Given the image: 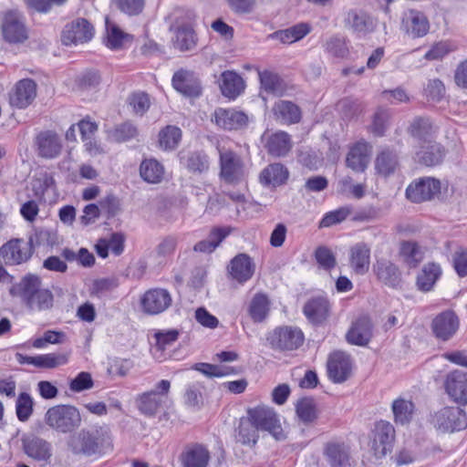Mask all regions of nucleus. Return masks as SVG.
Wrapping results in <instances>:
<instances>
[{
	"instance_id": "34",
	"label": "nucleus",
	"mask_w": 467,
	"mask_h": 467,
	"mask_svg": "<svg viewBox=\"0 0 467 467\" xmlns=\"http://www.w3.org/2000/svg\"><path fill=\"white\" fill-rule=\"evenodd\" d=\"M323 455L330 467H347L349 465V451L344 443L327 442L324 446Z\"/></svg>"
},
{
	"instance_id": "39",
	"label": "nucleus",
	"mask_w": 467,
	"mask_h": 467,
	"mask_svg": "<svg viewBox=\"0 0 467 467\" xmlns=\"http://www.w3.org/2000/svg\"><path fill=\"white\" fill-rule=\"evenodd\" d=\"M311 31V26L307 23H299L286 29L277 30L269 37L279 40L283 44H292L305 37Z\"/></svg>"
},
{
	"instance_id": "45",
	"label": "nucleus",
	"mask_w": 467,
	"mask_h": 467,
	"mask_svg": "<svg viewBox=\"0 0 467 467\" xmlns=\"http://www.w3.org/2000/svg\"><path fill=\"white\" fill-rule=\"evenodd\" d=\"M173 46L181 52L191 51L195 48L197 37L194 30L189 26H182L175 29Z\"/></svg>"
},
{
	"instance_id": "32",
	"label": "nucleus",
	"mask_w": 467,
	"mask_h": 467,
	"mask_svg": "<svg viewBox=\"0 0 467 467\" xmlns=\"http://www.w3.org/2000/svg\"><path fill=\"white\" fill-rule=\"evenodd\" d=\"M228 269L231 276L234 280L239 283H244L253 276L254 264L248 254H239L231 260Z\"/></svg>"
},
{
	"instance_id": "25",
	"label": "nucleus",
	"mask_w": 467,
	"mask_h": 467,
	"mask_svg": "<svg viewBox=\"0 0 467 467\" xmlns=\"http://www.w3.org/2000/svg\"><path fill=\"white\" fill-rule=\"evenodd\" d=\"M2 31L4 38L9 43H21L27 38L24 18L16 12H9L5 15Z\"/></svg>"
},
{
	"instance_id": "30",
	"label": "nucleus",
	"mask_w": 467,
	"mask_h": 467,
	"mask_svg": "<svg viewBox=\"0 0 467 467\" xmlns=\"http://www.w3.org/2000/svg\"><path fill=\"white\" fill-rule=\"evenodd\" d=\"M179 158L181 164L191 173L202 174L209 171V157L203 151H181Z\"/></svg>"
},
{
	"instance_id": "53",
	"label": "nucleus",
	"mask_w": 467,
	"mask_h": 467,
	"mask_svg": "<svg viewBox=\"0 0 467 467\" xmlns=\"http://www.w3.org/2000/svg\"><path fill=\"white\" fill-rule=\"evenodd\" d=\"M68 355L65 353H49L36 356L35 367L55 368L67 363Z\"/></svg>"
},
{
	"instance_id": "11",
	"label": "nucleus",
	"mask_w": 467,
	"mask_h": 467,
	"mask_svg": "<svg viewBox=\"0 0 467 467\" xmlns=\"http://www.w3.org/2000/svg\"><path fill=\"white\" fill-rule=\"evenodd\" d=\"M441 181L432 177L420 178L406 189L407 198L415 203L435 199L441 194Z\"/></svg>"
},
{
	"instance_id": "1",
	"label": "nucleus",
	"mask_w": 467,
	"mask_h": 467,
	"mask_svg": "<svg viewBox=\"0 0 467 467\" xmlns=\"http://www.w3.org/2000/svg\"><path fill=\"white\" fill-rule=\"evenodd\" d=\"M9 293L21 298L25 306L32 311L51 309L54 296L48 288L42 287L41 278L33 274L26 275L18 283L13 285Z\"/></svg>"
},
{
	"instance_id": "31",
	"label": "nucleus",
	"mask_w": 467,
	"mask_h": 467,
	"mask_svg": "<svg viewBox=\"0 0 467 467\" xmlns=\"http://www.w3.org/2000/svg\"><path fill=\"white\" fill-rule=\"evenodd\" d=\"M172 86L179 92L188 97L201 95L202 88L198 80L194 79L192 72L180 69L172 77Z\"/></svg>"
},
{
	"instance_id": "27",
	"label": "nucleus",
	"mask_w": 467,
	"mask_h": 467,
	"mask_svg": "<svg viewBox=\"0 0 467 467\" xmlns=\"http://www.w3.org/2000/svg\"><path fill=\"white\" fill-rule=\"evenodd\" d=\"M25 453L38 462H47L52 456L51 444L37 436H28L22 440Z\"/></svg>"
},
{
	"instance_id": "23",
	"label": "nucleus",
	"mask_w": 467,
	"mask_h": 467,
	"mask_svg": "<svg viewBox=\"0 0 467 467\" xmlns=\"http://www.w3.org/2000/svg\"><path fill=\"white\" fill-rule=\"evenodd\" d=\"M373 336V325L368 316H361L352 322L346 334L347 341L355 346H367Z\"/></svg>"
},
{
	"instance_id": "50",
	"label": "nucleus",
	"mask_w": 467,
	"mask_h": 467,
	"mask_svg": "<svg viewBox=\"0 0 467 467\" xmlns=\"http://www.w3.org/2000/svg\"><path fill=\"white\" fill-rule=\"evenodd\" d=\"M398 165L399 161L396 152L388 149L382 150L378 155L375 162L377 171L383 176H389L393 173Z\"/></svg>"
},
{
	"instance_id": "3",
	"label": "nucleus",
	"mask_w": 467,
	"mask_h": 467,
	"mask_svg": "<svg viewBox=\"0 0 467 467\" xmlns=\"http://www.w3.org/2000/svg\"><path fill=\"white\" fill-rule=\"evenodd\" d=\"M82 421L78 409L73 405L59 404L49 408L45 414V422L58 433H70Z\"/></svg>"
},
{
	"instance_id": "43",
	"label": "nucleus",
	"mask_w": 467,
	"mask_h": 467,
	"mask_svg": "<svg viewBox=\"0 0 467 467\" xmlns=\"http://www.w3.org/2000/svg\"><path fill=\"white\" fill-rule=\"evenodd\" d=\"M391 410L394 416V421L397 424L407 425L413 419L415 405L409 400L399 398L393 400Z\"/></svg>"
},
{
	"instance_id": "58",
	"label": "nucleus",
	"mask_w": 467,
	"mask_h": 467,
	"mask_svg": "<svg viewBox=\"0 0 467 467\" xmlns=\"http://www.w3.org/2000/svg\"><path fill=\"white\" fill-rule=\"evenodd\" d=\"M138 133L137 128L130 122H124L115 127L111 131V137L118 142L127 141Z\"/></svg>"
},
{
	"instance_id": "49",
	"label": "nucleus",
	"mask_w": 467,
	"mask_h": 467,
	"mask_svg": "<svg viewBox=\"0 0 467 467\" xmlns=\"http://www.w3.org/2000/svg\"><path fill=\"white\" fill-rule=\"evenodd\" d=\"M270 303L266 296L263 294H256L252 298L248 312L255 323L263 322L268 316L270 310Z\"/></svg>"
},
{
	"instance_id": "42",
	"label": "nucleus",
	"mask_w": 467,
	"mask_h": 467,
	"mask_svg": "<svg viewBox=\"0 0 467 467\" xmlns=\"http://www.w3.org/2000/svg\"><path fill=\"white\" fill-rule=\"evenodd\" d=\"M259 439L258 430L246 417L240 419L239 425L235 430V440L243 445L253 447Z\"/></svg>"
},
{
	"instance_id": "22",
	"label": "nucleus",
	"mask_w": 467,
	"mask_h": 467,
	"mask_svg": "<svg viewBox=\"0 0 467 467\" xmlns=\"http://www.w3.org/2000/svg\"><path fill=\"white\" fill-rule=\"evenodd\" d=\"M372 270L377 279L385 285L391 288L400 287L401 272L392 261L387 258L377 259Z\"/></svg>"
},
{
	"instance_id": "10",
	"label": "nucleus",
	"mask_w": 467,
	"mask_h": 467,
	"mask_svg": "<svg viewBox=\"0 0 467 467\" xmlns=\"http://www.w3.org/2000/svg\"><path fill=\"white\" fill-rule=\"evenodd\" d=\"M432 424L443 432L461 431L467 427V416L459 407H445L433 415Z\"/></svg>"
},
{
	"instance_id": "51",
	"label": "nucleus",
	"mask_w": 467,
	"mask_h": 467,
	"mask_svg": "<svg viewBox=\"0 0 467 467\" xmlns=\"http://www.w3.org/2000/svg\"><path fill=\"white\" fill-rule=\"evenodd\" d=\"M323 47L325 51L334 57L344 58L349 52L346 38L339 35L328 37Z\"/></svg>"
},
{
	"instance_id": "29",
	"label": "nucleus",
	"mask_w": 467,
	"mask_h": 467,
	"mask_svg": "<svg viewBox=\"0 0 467 467\" xmlns=\"http://www.w3.org/2000/svg\"><path fill=\"white\" fill-rule=\"evenodd\" d=\"M371 149V145L367 141H358L348 153V166L356 171H363L369 162Z\"/></svg>"
},
{
	"instance_id": "12",
	"label": "nucleus",
	"mask_w": 467,
	"mask_h": 467,
	"mask_svg": "<svg viewBox=\"0 0 467 467\" xmlns=\"http://www.w3.org/2000/svg\"><path fill=\"white\" fill-rule=\"evenodd\" d=\"M430 21L424 12L409 8L402 13L400 28L411 38L425 36L430 31Z\"/></svg>"
},
{
	"instance_id": "54",
	"label": "nucleus",
	"mask_w": 467,
	"mask_h": 467,
	"mask_svg": "<svg viewBox=\"0 0 467 467\" xmlns=\"http://www.w3.org/2000/svg\"><path fill=\"white\" fill-rule=\"evenodd\" d=\"M111 2L118 10L130 16H139L145 6V0H111Z\"/></svg>"
},
{
	"instance_id": "21",
	"label": "nucleus",
	"mask_w": 467,
	"mask_h": 467,
	"mask_svg": "<svg viewBox=\"0 0 467 467\" xmlns=\"http://www.w3.org/2000/svg\"><path fill=\"white\" fill-rule=\"evenodd\" d=\"M36 84L34 80L24 78L19 80L9 93V103L17 109H26L36 99Z\"/></svg>"
},
{
	"instance_id": "40",
	"label": "nucleus",
	"mask_w": 467,
	"mask_h": 467,
	"mask_svg": "<svg viewBox=\"0 0 467 467\" xmlns=\"http://www.w3.org/2000/svg\"><path fill=\"white\" fill-rule=\"evenodd\" d=\"M441 275V269L439 265L434 263L427 264L417 276L416 285L418 289L422 292L431 291Z\"/></svg>"
},
{
	"instance_id": "59",
	"label": "nucleus",
	"mask_w": 467,
	"mask_h": 467,
	"mask_svg": "<svg viewBox=\"0 0 467 467\" xmlns=\"http://www.w3.org/2000/svg\"><path fill=\"white\" fill-rule=\"evenodd\" d=\"M106 30H107V42L106 45L111 49H117L122 45L124 38L123 32L114 24L110 23L109 20L106 19Z\"/></svg>"
},
{
	"instance_id": "38",
	"label": "nucleus",
	"mask_w": 467,
	"mask_h": 467,
	"mask_svg": "<svg viewBox=\"0 0 467 467\" xmlns=\"http://www.w3.org/2000/svg\"><path fill=\"white\" fill-rule=\"evenodd\" d=\"M272 110L275 119L284 124L298 123L301 119V110L292 101L278 100L275 103Z\"/></svg>"
},
{
	"instance_id": "4",
	"label": "nucleus",
	"mask_w": 467,
	"mask_h": 467,
	"mask_svg": "<svg viewBox=\"0 0 467 467\" xmlns=\"http://www.w3.org/2000/svg\"><path fill=\"white\" fill-rule=\"evenodd\" d=\"M246 416L258 431H267L276 441L285 439L279 417L273 408L265 405L249 408L246 411Z\"/></svg>"
},
{
	"instance_id": "7",
	"label": "nucleus",
	"mask_w": 467,
	"mask_h": 467,
	"mask_svg": "<svg viewBox=\"0 0 467 467\" xmlns=\"http://www.w3.org/2000/svg\"><path fill=\"white\" fill-rule=\"evenodd\" d=\"M220 177L227 183L238 184L245 178L242 158L231 150H219Z\"/></svg>"
},
{
	"instance_id": "64",
	"label": "nucleus",
	"mask_w": 467,
	"mask_h": 467,
	"mask_svg": "<svg viewBox=\"0 0 467 467\" xmlns=\"http://www.w3.org/2000/svg\"><path fill=\"white\" fill-rule=\"evenodd\" d=\"M149 96L144 92L134 93L130 98V105L137 114L143 115L150 108Z\"/></svg>"
},
{
	"instance_id": "18",
	"label": "nucleus",
	"mask_w": 467,
	"mask_h": 467,
	"mask_svg": "<svg viewBox=\"0 0 467 467\" xmlns=\"http://www.w3.org/2000/svg\"><path fill=\"white\" fill-rule=\"evenodd\" d=\"M444 387L449 397L460 405L467 404V373L455 369L447 374Z\"/></svg>"
},
{
	"instance_id": "16",
	"label": "nucleus",
	"mask_w": 467,
	"mask_h": 467,
	"mask_svg": "<svg viewBox=\"0 0 467 467\" xmlns=\"http://www.w3.org/2000/svg\"><path fill=\"white\" fill-rule=\"evenodd\" d=\"M35 147L40 158H57L63 150V140L54 130H42L35 138Z\"/></svg>"
},
{
	"instance_id": "19",
	"label": "nucleus",
	"mask_w": 467,
	"mask_h": 467,
	"mask_svg": "<svg viewBox=\"0 0 467 467\" xmlns=\"http://www.w3.org/2000/svg\"><path fill=\"white\" fill-rule=\"evenodd\" d=\"M262 142L267 153L274 157L286 156L293 147L291 136L283 130L265 132Z\"/></svg>"
},
{
	"instance_id": "14",
	"label": "nucleus",
	"mask_w": 467,
	"mask_h": 467,
	"mask_svg": "<svg viewBox=\"0 0 467 467\" xmlns=\"http://www.w3.org/2000/svg\"><path fill=\"white\" fill-rule=\"evenodd\" d=\"M93 36V26L86 18L78 17L65 26L61 41L66 46L82 44L91 40Z\"/></svg>"
},
{
	"instance_id": "36",
	"label": "nucleus",
	"mask_w": 467,
	"mask_h": 467,
	"mask_svg": "<svg viewBox=\"0 0 467 467\" xmlns=\"http://www.w3.org/2000/svg\"><path fill=\"white\" fill-rule=\"evenodd\" d=\"M303 312L311 323L321 324L329 316V303L322 296L311 298L305 304Z\"/></svg>"
},
{
	"instance_id": "8",
	"label": "nucleus",
	"mask_w": 467,
	"mask_h": 467,
	"mask_svg": "<svg viewBox=\"0 0 467 467\" xmlns=\"http://www.w3.org/2000/svg\"><path fill=\"white\" fill-rule=\"evenodd\" d=\"M34 253L32 240L14 238L0 247V261L6 265H18L27 262Z\"/></svg>"
},
{
	"instance_id": "17",
	"label": "nucleus",
	"mask_w": 467,
	"mask_h": 467,
	"mask_svg": "<svg viewBox=\"0 0 467 467\" xmlns=\"http://www.w3.org/2000/svg\"><path fill=\"white\" fill-rule=\"evenodd\" d=\"M172 299L168 290L152 288L144 293L140 299L142 310L150 315H157L165 311Z\"/></svg>"
},
{
	"instance_id": "46",
	"label": "nucleus",
	"mask_w": 467,
	"mask_h": 467,
	"mask_svg": "<svg viewBox=\"0 0 467 467\" xmlns=\"http://www.w3.org/2000/svg\"><path fill=\"white\" fill-rule=\"evenodd\" d=\"M436 130L429 119L417 118L409 128L410 134L419 140L420 144L432 140L431 137Z\"/></svg>"
},
{
	"instance_id": "28",
	"label": "nucleus",
	"mask_w": 467,
	"mask_h": 467,
	"mask_svg": "<svg viewBox=\"0 0 467 467\" xmlns=\"http://www.w3.org/2000/svg\"><path fill=\"white\" fill-rule=\"evenodd\" d=\"M370 265V246L364 243H357L349 249V265L357 275L368 273Z\"/></svg>"
},
{
	"instance_id": "47",
	"label": "nucleus",
	"mask_w": 467,
	"mask_h": 467,
	"mask_svg": "<svg viewBox=\"0 0 467 467\" xmlns=\"http://www.w3.org/2000/svg\"><path fill=\"white\" fill-rule=\"evenodd\" d=\"M140 174L145 182L158 183L163 178L164 168L154 159L144 160L140 166Z\"/></svg>"
},
{
	"instance_id": "35",
	"label": "nucleus",
	"mask_w": 467,
	"mask_h": 467,
	"mask_svg": "<svg viewBox=\"0 0 467 467\" xmlns=\"http://www.w3.org/2000/svg\"><path fill=\"white\" fill-rule=\"evenodd\" d=\"M289 177L287 168L275 162L267 165L259 174V182L264 186L277 187L286 182Z\"/></svg>"
},
{
	"instance_id": "9",
	"label": "nucleus",
	"mask_w": 467,
	"mask_h": 467,
	"mask_svg": "<svg viewBox=\"0 0 467 467\" xmlns=\"http://www.w3.org/2000/svg\"><path fill=\"white\" fill-rule=\"evenodd\" d=\"M395 441L394 426L387 420L377 421L372 430L371 449L376 458L385 457L392 451Z\"/></svg>"
},
{
	"instance_id": "15",
	"label": "nucleus",
	"mask_w": 467,
	"mask_h": 467,
	"mask_svg": "<svg viewBox=\"0 0 467 467\" xmlns=\"http://www.w3.org/2000/svg\"><path fill=\"white\" fill-rule=\"evenodd\" d=\"M327 368L331 381L337 384L345 382L352 370L350 355L339 350L331 353L327 362Z\"/></svg>"
},
{
	"instance_id": "60",
	"label": "nucleus",
	"mask_w": 467,
	"mask_h": 467,
	"mask_svg": "<svg viewBox=\"0 0 467 467\" xmlns=\"http://www.w3.org/2000/svg\"><path fill=\"white\" fill-rule=\"evenodd\" d=\"M445 86L439 78L430 79L424 88V95L429 100L440 101L445 95Z\"/></svg>"
},
{
	"instance_id": "52",
	"label": "nucleus",
	"mask_w": 467,
	"mask_h": 467,
	"mask_svg": "<svg viewBox=\"0 0 467 467\" xmlns=\"http://www.w3.org/2000/svg\"><path fill=\"white\" fill-rule=\"evenodd\" d=\"M182 139V130L175 126H167L159 133L160 147L163 150L175 149Z\"/></svg>"
},
{
	"instance_id": "56",
	"label": "nucleus",
	"mask_w": 467,
	"mask_h": 467,
	"mask_svg": "<svg viewBox=\"0 0 467 467\" xmlns=\"http://www.w3.org/2000/svg\"><path fill=\"white\" fill-rule=\"evenodd\" d=\"M33 400L26 392L19 394L16 404V416L20 421H26L33 413Z\"/></svg>"
},
{
	"instance_id": "63",
	"label": "nucleus",
	"mask_w": 467,
	"mask_h": 467,
	"mask_svg": "<svg viewBox=\"0 0 467 467\" xmlns=\"http://www.w3.org/2000/svg\"><path fill=\"white\" fill-rule=\"evenodd\" d=\"M93 379L91 374L82 371L69 382V389L74 392H81L93 387Z\"/></svg>"
},
{
	"instance_id": "6",
	"label": "nucleus",
	"mask_w": 467,
	"mask_h": 467,
	"mask_svg": "<svg viewBox=\"0 0 467 467\" xmlns=\"http://www.w3.org/2000/svg\"><path fill=\"white\" fill-rule=\"evenodd\" d=\"M271 348L277 351H293L299 348L305 340L304 333L296 327H275L266 337Z\"/></svg>"
},
{
	"instance_id": "37",
	"label": "nucleus",
	"mask_w": 467,
	"mask_h": 467,
	"mask_svg": "<svg viewBox=\"0 0 467 467\" xmlns=\"http://www.w3.org/2000/svg\"><path fill=\"white\" fill-rule=\"evenodd\" d=\"M220 88L223 96L235 99L245 88L243 78L235 71L226 70L221 74Z\"/></svg>"
},
{
	"instance_id": "62",
	"label": "nucleus",
	"mask_w": 467,
	"mask_h": 467,
	"mask_svg": "<svg viewBox=\"0 0 467 467\" xmlns=\"http://www.w3.org/2000/svg\"><path fill=\"white\" fill-rule=\"evenodd\" d=\"M65 333L62 331L47 330L42 337L36 338L33 341V347L36 348H43L47 344H60L63 342Z\"/></svg>"
},
{
	"instance_id": "13",
	"label": "nucleus",
	"mask_w": 467,
	"mask_h": 467,
	"mask_svg": "<svg viewBox=\"0 0 467 467\" xmlns=\"http://www.w3.org/2000/svg\"><path fill=\"white\" fill-rule=\"evenodd\" d=\"M345 28L360 36L372 33L376 28L374 18L361 8H349L344 12Z\"/></svg>"
},
{
	"instance_id": "55",
	"label": "nucleus",
	"mask_w": 467,
	"mask_h": 467,
	"mask_svg": "<svg viewBox=\"0 0 467 467\" xmlns=\"http://www.w3.org/2000/svg\"><path fill=\"white\" fill-rule=\"evenodd\" d=\"M259 79L261 88L268 94H275L280 92L281 79L277 74L268 70L259 72Z\"/></svg>"
},
{
	"instance_id": "2",
	"label": "nucleus",
	"mask_w": 467,
	"mask_h": 467,
	"mask_svg": "<svg viewBox=\"0 0 467 467\" xmlns=\"http://www.w3.org/2000/svg\"><path fill=\"white\" fill-rule=\"evenodd\" d=\"M110 444V431L107 425L82 429L67 441L68 449L75 455L93 456L99 454Z\"/></svg>"
},
{
	"instance_id": "26",
	"label": "nucleus",
	"mask_w": 467,
	"mask_h": 467,
	"mask_svg": "<svg viewBox=\"0 0 467 467\" xmlns=\"http://www.w3.org/2000/svg\"><path fill=\"white\" fill-rule=\"evenodd\" d=\"M213 116L216 125L224 130L242 129L248 123L247 115L234 109L219 108L215 109Z\"/></svg>"
},
{
	"instance_id": "33",
	"label": "nucleus",
	"mask_w": 467,
	"mask_h": 467,
	"mask_svg": "<svg viewBox=\"0 0 467 467\" xmlns=\"http://www.w3.org/2000/svg\"><path fill=\"white\" fill-rule=\"evenodd\" d=\"M420 145V150L417 152V156L420 163L428 167H432L442 162L446 150L441 143L435 140H428Z\"/></svg>"
},
{
	"instance_id": "57",
	"label": "nucleus",
	"mask_w": 467,
	"mask_h": 467,
	"mask_svg": "<svg viewBox=\"0 0 467 467\" xmlns=\"http://www.w3.org/2000/svg\"><path fill=\"white\" fill-rule=\"evenodd\" d=\"M350 214L349 207H340L337 210L327 213L319 223V227H330L343 222Z\"/></svg>"
},
{
	"instance_id": "20",
	"label": "nucleus",
	"mask_w": 467,
	"mask_h": 467,
	"mask_svg": "<svg viewBox=\"0 0 467 467\" xmlns=\"http://www.w3.org/2000/svg\"><path fill=\"white\" fill-rule=\"evenodd\" d=\"M182 467H208L211 454L208 448L198 442L185 445L179 456Z\"/></svg>"
},
{
	"instance_id": "5",
	"label": "nucleus",
	"mask_w": 467,
	"mask_h": 467,
	"mask_svg": "<svg viewBox=\"0 0 467 467\" xmlns=\"http://www.w3.org/2000/svg\"><path fill=\"white\" fill-rule=\"evenodd\" d=\"M171 382L159 381L154 389L140 394L136 399L139 410L145 416L153 417L161 411L169 400Z\"/></svg>"
},
{
	"instance_id": "48",
	"label": "nucleus",
	"mask_w": 467,
	"mask_h": 467,
	"mask_svg": "<svg viewBox=\"0 0 467 467\" xmlns=\"http://www.w3.org/2000/svg\"><path fill=\"white\" fill-rule=\"evenodd\" d=\"M296 412L305 424L313 423L318 418L317 403L312 398H302L296 404Z\"/></svg>"
},
{
	"instance_id": "44",
	"label": "nucleus",
	"mask_w": 467,
	"mask_h": 467,
	"mask_svg": "<svg viewBox=\"0 0 467 467\" xmlns=\"http://www.w3.org/2000/svg\"><path fill=\"white\" fill-rule=\"evenodd\" d=\"M231 233L230 228L215 227L213 228L206 240L198 242L193 249L195 252L212 253L223 242V240Z\"/></svg>"
},
{
	"instance_id": "24",
	"label": "nucleus",
	"mask_w": 467,
	"mask_h": 467,
	"mask_svg": "<svg viewBox=\"0 0 467 467\" xmlns=\"http://www.w3.org/2000/svg\"><path fill=\"white\" fill-rule=\"evenodd\" d=\"M458 327L459 319L451 310L441 312L431 322L432 333L442 341L449 340L456 333Z\"/></svg>"
},
{
	"instance_id": "41",
	"label": "nucleus",
	"mask_w": 467,
	"mask_h": 467,
	"mask_svg": "<svg viewBox=\"0 0 467 467\" xmlns=\"http://www.w3.org/2000/svg\"><path fill=\"white\" fill-rule=\"evenodd\" d=\"M400 254L407 265L416 267L423 260L425 250L414 241H403L400 243Z\"/></svg>"
},
{
	"instance_id": "61",
	"label": "nucleus",
	"mask_w": 467,
	"mask_h": 467,
	"mask_svg": "<svg viewBox=\"0 0 467 467\" xmlns=\"http://www.w3.org/2000/svg\"><path fill=\"white\" fill-rule=\"evenodd\" d=\"M315 258L318 265L325 270H331L337 265V260L333 252L326 246H319L317 248L315 252Z\"/></svg>"
}]
</instances>
